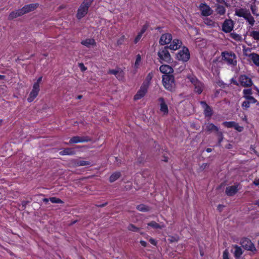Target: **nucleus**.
I'll return each mask as SVG.
<instances>
[{"label":"nucleus","instance_id":"nucleus-52","mask_svg":"<svg viewBox=\"0 0 259 259\" xmlns=\"http://www.w3.org/2000/svg\"><path fill=\"white\" fill-rule=\"evenodd\" d=\"M142 36V34H140V33H138V34L137 35V36H136V37L135 38V40H134V42L135 44L137 43L139 41V40L141 38Z\"/></svg>","mask_w":259,"mask_h":259},{"label":"nucleus","instance_id":"nucleus-59","mask_svg":"<svg viewBox=\"0 0 259 259\" xmlns=\"http://www.w3.org/2000/svg\"><path fill=\"white\" fill-rule=\"evenodd\" d=\"M149 242L153 245H156V242L155 240L153 238H150L149 239Z\"/></svg>","mask_w":259,"mask_h":259},{"label":"nucleus","instance_id":"nucleus-48","mask_svg":"<svg viewBox=\"0 0 259 259\" xmlns=\"http://www.w3.org/2000/svg\"><path fill=\"white\" fill-rule=\"evenodd\" d=\"M244 96H248L252 94V91L251 89H244L243 90Z\"/></svg>","mask_w":259,"mask_h":259},{"label":"nucleus","instance_id":"nucleus-3","mask_svg":"<svg viewBox=\"0 0 259 259\" xmlns=\"http://www.w3.org/2000/svg\"><path fill=\"white\" fill-rule=\"evenodd\" d=\"M162 82L166 89L171 92L175 90L176 84L174 75H163L162 76Z\"/></svg>","mask_w":259,"mask_h":259},{"label":"nucleus","instance_id":"nucleus-4","mask_svg":"<svg viewBox=\"0 0 259 259\" xmlns=\"http://www.w3.org/2000/svg\"><path fill=\"white\" fill-rule=\"evenodd\" d=\"M240 244L245 250L251 251L253 254L257 251L254 244L247 238H243L240 241Z\"/></svg>","mask_w":259,"mask_h":259},{"label":"nucleus","instance_id":"nucleus-24","mask_svg":"<svg viewBox=\"0 0 259 259\" xmlns=\"http://www.w3.org/2000/svg\"><path fill=\"white\" fill-rule=\"evenodd\" d=\"M194 85L195 87V92L198 94H200L203 90V84L201 82L199 81Z\"/></svg>","mask_w":259,"mask_h":259},{"label":"nucleus","instance_id":"nucleus-30","mask_svg":"<svg viewBox=\"0 0 259 259\" xmlns=\"http://www.w3.org/2000/svg\"><path fill=\"white\" fill-rule=\"evenodd\" d=\"M136 208L138 210L143 212L148 211L150 210L149 207L144 204L138 205L137 206Z\"/></svg>","mask_w":259,"mask_h":259},{"label":"nucleus","instance_id":"nucleus-36","mask_svg":"<svg viewBox=\"0 0 259 259\" xmlns=\"http://www.w3.org/2000/svg\"><path fill=\"white\" fill-rule=\"evenodd\" d=\"M235 124V121H224L223 122V125L228 128L234 127Z\"/></svg>","mask_w":259,"mask_h":259},{"label":"nucleus","instance_id":"nucleus-61","mask_svg":"<svg viewBox=\"0 0 259 259\" xmlns=\"http://www.w3.org/2000/svg\"><path fill=\"white\" fill-rule=\"evenodd\" d=\"M108 204V202H105L104 203H103L102 204H100V205H96V206L98 207H104L105 206H106Z\"/></svg>","mask_w":259,"mask_h":259},{"label":"nucleus","instance_id":"nucleus-42","mask_svg":"<svg viewBox=\"0 0 259 259\" xmlns=\"http://www.w3.org/2000/svg\"><path fill=\"white\" fill-rule=\"evenodd\" d=\"M116 78L119 80H122L124 78V73L123 71L120 69V71L116 76Z\"/></svg>","mask_w":259,"mask_h":259},{"label":"nucleus","instance_id":"nucleus-15","mask_svg":"<svg viewBox=\"0 0 259 259\" xmlns=\"http://www.w3.org/2000/svg\"><path fill=\"white\" fill-rule=\"evenodd\" d=\"M200 9L201 11V14L204 16H208L210 15L212 13V10L209 6L205 4H201L199 6Z\"/></svg>","mask_w":259,"mask_h":259},{"label":"nucleus","instance_id":"nucleus-8","mask_svg":"<svg viewBox=\"0 0 259 259\" xmlns=\"http://www.w3.org/2000/svg\"><path fill=\"white\" fill-rule=\"evenodd\" d=\"M239 81L241 85L244 87H249L252 85L251 78L245 75H241L239 76Z\"/></svg>","mask_w":259,"mask_h":259},{"label":"nucleus","instance_id":"nucleus-19","mask_svg":"<svg viewBox=\"0 0 259 259\" xmlns=\"http://www.w3.org/2000/svg\"><path fill=\"white\" fill-rule=\"evenodd\" d=\"M238 191L237 187L233 185L229 187H227L226 188V194L229 196H232L235 195Z\"/></svg>","mask_w":259,"mask_h":259},{"label":"nucleus","instance_id":"nucleus-26","mask_svg":"<svg viewBox=\"0 0 259 259\" xmlns=\"http://www.w3.org/2000/svg\"><path fill=\"white\" fill-rule=\"evenodd\" d=\"M75 153V151L72 148H65L63 150L60 152L61 155H73Z\"/></svg>","mask_w":259,"mask_h":259},{"label":"nucleus","instance_id":"nucleus-53","mask_svg":"<svg viewBox=\"0 0 259 259\" xmlns=\"http://www.w3.org/2000/svg\"><path fill=\"white\" fill-rule=\"evenodd\" d=\"M30 202L29 201H22L21 204H22V207L23 209H24L26 208V205L29 203Z\"/></svg>","mask_w":259,"mask_h":259},{"label":"nucleus","instance_id":"nucleus-18","mask_svg":"<svg viewBox=\"0 0 259 259\" xmlns=\"http://www.w3.org/2000/svg\"><path fill=\"white\" fill-rule=\"evenodd\" d=\"M182 44V42L181 40L178 39H175L169 46H167L166 47H168V49L176 50L180 48Z\"/></svg>","mask_w":259,"mask_h":259},{"label":"nucleus","instance_id":"nucleus-47","mask_svg":"<svg viewBox=\"0 0 259 259\" xmlns=\"http://www.w3.org/2000/svg\"><path fill=\"white\" fill-rule=\"evenodd\" d=\"M223 259H229V251L227 249H225L223 252Z\"/></svg>","mask_w":259,"mask_h":259},{"label":"nucleus","instance_id":"nucleus-64","mask_svg":"<svg viewBox=\"0 0 259 259\" xmlns=\"http://www.w3.org/2000/svg\"><path fill=\"white\" fill-rule=\"evenodd\" d=\"M253 184L256 186H258L259 185V179L258 180H255L253 182Z\"/></svg>","mask_w":259,"mask_h":259},{"label":"nucleus","instance_id":"nucleus-11","mask_svg":"<svg viewBox=\"0 0 259 259\" xmlns=\"http://www.w3.org/2000/svg\"><path fill=\"white\" fill-rule=\"evenodd\" d=\"M200 104L204 108V114L205 117H210L213 115V110L210 106H209L205 101H200Z\"/></svg>","mask_w":259,"mask_h":259},{"label":"nucleus","instance_id":"nucleus-51","mask_svg":"<svg viewBox=\"0 0 259 259\" xmlns=\"http://www.w3.org/2000/svg\"><path fill=\"white\" fill-rule=\"evenodd\" d=\"M78 66L79 67L81 71L83 72L87 70V67H85L84 64L82 63H79Z\"/></svg>","mask_w":259,"mask_h":259},{"label":"nucleus","instance_id":"nucleus-39","mask_svg":"<svg viewBox=\"0 0 259 259\" xmlns=\"http://www.w3.org/2000/svg\"><path fill=\"white\" fill-rule=\"evenodd\" d=\"M250 35L255 40L259 41V31H253L251 32Z\"/></svg>","mask_w":259,"mask_h":259},{"label":"nucleus","instance_id":"nucleus-56","mask_svg":"<svg viewBox=\"0 0 259 259\" xmlns=\"http://www.w3.org/2000/svg\"><path fill=\"white\" fill-rule=\"evenodd\" d=\"M152 77V74L151 73H149L148 74V75L147 76L146 79L148 82H149L150 81Z\"/></svg>","mask_w":259,"mask_h":259},{"label":"nucleus","instance_id":"nucleus-45","mask_svg":"<svg viewBox=\"0 0 259 259\" xmlns=\"http://www.w3.org/2000/svg\"><path fill=\"white\" fill-rule=\"evenodd\" d=\"M149 26V25L147 23H146V24H145L142 29L141 30L140 32H139L140 34H143L146 31V30L147 29L148 27Z\"/></svg>","mask_w":259,"mask_h":259},{"label":"nucleus","instance_id":"nucleus-50","mask_svg":"<svg viewBox=\"0 0 259 259\" xmlns=\"http://www.w3.org/2000/svg\"><path fill=\"white\" fill-rule=\"evenodd\" d=\"M216 2L219 4H223L225 5L226 7H230V5L227 3L225 0H216Z\"/></svg>","mask_w":259,"mask_h":259},{"label":"nucleus","instance_id":"nucleus-2","mask_svg":"<svg viewBox=\"0 0 259 259\" xmlns=\"http://www.w3.org/2000/svg\"><path fill=\"white\" fill-rule=\"evenodd\" d=\"M168 47L166 46L164 48H162L159 50L157 53V55L159 59V62L160 63L164 62L170 63L172 62V59L168 51Z\"/></svg>","mask_w":259,"mask_h":259},{"label":"nucleus","instance_id":"nucleus-6","mask_svg":"<svg viewBox=\"0 0 259 259\" xmlns=\"http://www.w3.org/2000/svg\"><path fill=\"white\" fill-rule=\"evenodd\" d=\"M222 56L224 60L226 61L229 64L236 65V61L235 60L236 56L234 53L224 52L222 53Z\"/></svg>","mask_w":259,"mask_h":259},{"label":"nucleus","instance_id":"nucleus-60","mask_svg":"<svg viewBox=\"0 0 259 259\" xmlns=\"http://www.w3.org/2000/svg\"><path fill=\"white\" fill-rule=\"evenodd\" d=\"M42 79V76L39 77L36 82H35L34 84H37L38 85H39V83L41 81Z\"/></svg>","mask_w":259,"mask_h":259},{"label":"nucleus","instance_id":"nucleus-46","mask_svg":"<svg viewBox=\"0 0 259 259\" xmlns=\"http://www.w3.org/2000/svg\"><path fill=\"white\" fill-rule=\"evenodd\" d=\"M250 102L249 101H245L242 104V107L247 109L250 107Z\"/></svg>","mask_w":259,"mask_h":259},{"label":"nucleus","instance_id":"nucleus-25","mask_svg":"<svg viewBox=\"0 0 259 259\" xmlns=\"http://www.w3.org/2000/svg\"><path fill=\"white\" fill-rule=\"evenodd\" d=\"M81 44L87 47H90L91 45H95L96 42L94 39L89 38L81 41Z\"/></svg>","mask_w":259,"mask_h":259},{"label":"nucleus","instance_id":"nucleus-16","mask_svg":"<svg viewBox=\"0 0 259 259\" xmlns=\"http://www.w3.org/2000/svg\"><path fill=\"white\" fill-rule=\"evenodd\" d=\"M160 71L164 74V75H171L170 73H172L173 69L168 65H162L159 68Z\"/></svg>","mask_w":259,"mask_h":259},{"label":"nucleus","instance_id":"nucleus-12","mask_svg":"<svg viewBox=\"0 0 259 259\" xmlns=\"http://www.w3.org/2000/svg\"><path fill=\"white\" fill-rule=\"evenodd\" d=\"M38 7V4H30L24 6L22 8L20 9L23 15L33 11Z\"/></svg>","mask_w":259,"mask_h":259},{"label":"nucleus","instance_id":"nucleus-7","mask_svg":"<svg viewBox=\"0 0 259 259\" xmlns=\"http://www.w3.org/2000/svg\"><path fill=\"white\" fill-rule=\"evenodd\" d=\"M148 87V83H143L140 90L137 92V94L134 96V100H137L143 97L147 92Z\"/></svg>","mask_w":259,"mask_h":259},{"label":"nucleus","instance_id":"nucleus-22","mask_svg":"<svg viewBox=\"0 0 259 259\" xmlns=\"http://www.w3.org/2000/svg\"><path fill=\"white\" fill-rule=\"evenodd\" d=\"M233 247L235 248V251L234 252V255L236 259H240V257L243 254V251L241 248V247L238 246L237 245H233Z\"/></svg>","mask_w":259,"mask_h":259},{"label":"nucleus","instance_id":"nucleus-29","mask_svg":"<svg viewBox=\"0 0 259 259\" xmlns=\"http://www.w3.org/2000/svg\"><path fill=\"white\" fill-rule=\"evenodd\" d=\"M216 7V12L218 14H220V15L225 14L226 12V9L224 6L217 5Z\"/></svg>","mask_w":259,"mask_h":259},{"label":"nucleus","instance_id":"nucleus-41","mask_svg":"<svg viewBox=\"0 0 259 259\" xmlns=\"http://www.w3.org/2000/svg\"><path fill=\"white\" fill-rule=\"evenodd\" d=\"M230 35L232 38L236 40H240L241 39V36L236 33H231L230 34Z\"/></svg>","mask_w":259,"mask_h":259},{"label":"nucleus","instance_id":"nucleus-23","mask_svg":"<svg viewBox=\"0 0 259 259\" xmlns=\"http://www.w3.org/2000/svg\"><path fill=\"white\" fill-rule=\"evenodd\" d=\"M249 10H247L245 9H236L235 10V15L240 17H244L247 15V14L249 13Z\"/></svg>","mask_w":259,"mask_h":259},{"label":"nucleus","instance_id":"nucleus-49","mask_svg":"<svg viewBox=\"0 0 259 259\" xmlns=\"http://www.w3.org/2000/svg\"><path fill=\"white\" fill-rule=\"evenodd\" d=\"M119 71H120V70H119V69L118 70L112 69V70H109L108 73L109 74H114L116 76Z\"/></svg>","mask_w":259,"mask_h":259},{"label":"nucleus","instance_id":"nucleus-62","mask_svg":"<svg viewBox=\"0 0 259 259\" xmlns=\"http://www.w3.org/2000/svg\"><path fill=\"white\" fill-rule=\"evenodd\" d=\"M140 243L141 244V245H142L144 247H146L147 245V243L145 241L141 240Z\"/></svg>","mask_w":259,"mask_h":259},{"label":"nucleus","instance_id":"nucleus-37","mask_svg":"<svg viewBox=\"0 0 259 259\" xmlns=\"http://www.w3.org/2000/svg\"><path fill=\"white\" fill-rule=\"evenodd\" d=\"M50 200L53 203H63V202L60 199L55 197L50 198Z\"/></svg>","mask_w":259,"mask_h":259},{"label":"nucleus","instance_id":"nucleus-57","mask_svg":"<svg viewBox=\"0 0 259 259\" xmlns=\"http://www.w3.org/2000/svg\"><path fill=\"white\" fill-rule=\"evenodd\" d=\"M168 241L170 242H177L178 241V239H177L175 237H171L169 239H168Z\"/></svg>","mask_w":259,"mask_h":259},{"label":"nucleus","instance_id":"nucleus-27","mask_svg":"<svg viewBox=\"0 0 259 259\" xmlns=\"http://www.w3.org/2000/svg\"><path fill=\"white\" fill-rule=\"evenodd\" d=\"M121 172L119 171H116L113 173L109 178V181L113 183L119 179L121 177Z\"/></svg>","mask_w":259,"mask_h":259},{"label":"nucleus","instance_id":"nucleus-20","mask_svg":"<svg viewBox=\"0 0 259 259\" xmlns=\"http://www.w3.org/2000/svg\"><path fill=\"white\" fill-rule=\"evenodd\" d=\"M219 130V128L212 123H208L206 124L205 128V131L209 133L212 132H215L216 133L217 132H218Z\"/></svg>","mask_w":259,"mask_h":259},{"label":"nucleus","instance_id":"nucleus-40","mask_svg":"<svg viewBox=\"0 0 259 259\" xmlns=\"http://www.w3.org/2000/svg\"><path fill=\"white\" fill-rule=\"evenodd\" d=\"M246 99L248 100L250 103H255L257 100L252 96H243Z\"/></svg>","mask_w":259,"mask_h":259},{"label":"nucleus","instance_id":"nucleus-9","mask_svg":"<svg viewBox=\"0 0 259 259\" xmlns=\"http://www.w3.org/2000/svg\"><path fill=\"white\" fill-rule=\"evenodd\" d=\"M39 90V85H38L37 84H34L33 85L32 90L31 91L28 98H27V101L28 102H31L34 100V99L37 96Z\"/></svg>","mask_w":259,"mask_h":259},{"label":"nucleus","instance_id":"nucleus-58","mask_svg":"<svg viewBox=\"0 0 259 259\" xmlns=\"http://www.w3.org/2000/svg\"><path fill=\"white\" fill-rule=\"evenodd\" d=\"M231 83H233L234 84H235L236 85H237V86L239 85L238 82L236 80H235L234 78L231 79Z\"/></svg>","mask_w":259,"mask_h":259},{"label":"nucleus","instance_id":"nucleus-34","mask_svg":"<svg viewBox=\"0 0 259 259\" xmlns=\"http://www.w3.org/2000/svg\"><path fill=\"white\" fill-rule=\"evenodd\" d=\"M75 164L78 166H86L91 165V162L90 161H87L80 160L76 162Z\"/></svg>","mask_w":259,"mask_h":259},{"label":"nucleus","instance_id":"nucleus-54","mask_svg":"<svg viewBox=\"0 0 259 259\" xmlns=\"http://www.w3.org/2000/svg\"><path fill=\"white\" fill-rule=\"evenodd\" d=\"M191 82L195 85L197 82H198L199 81L195 77H192L190 79Z\"/></svg>","mask_w":259,"mask_h":259},{"label":"nucleus","instance_id":"nucleus-14","mask_svg":"<svg viewBox=\"0 0 259 259\" xmlns=\"http://www.w3.org/2000/svg\"><path fill=\"white\" fill-rule=\"evenodd\" d=\"M233 28V22L231 20H226L223 24L222 30L226 33L231 31Z\"/></svg>","mask_w":259,"mask_h":259},{"label":"nucleus","instance_id":"nucleus-55","mask_svg":"<svg viewBox=\"0 0 259 259\" xmlns=\"http://www.w3.org/2000/svg\"><path fill=\"white\" fill-rule=\"evenodd\" d=\"M208 166L207 163H203L200 167V169L201 171L203 170L205 168H206Z\"/></svg>","mask_w":259,"mask_h":259},{"label":"nucleus","instance_id":"nucleus-31","mask_svg":"<svg viewBox=\"0 0 259 259\" xmlns=\"http://www.w3.org/2000/svg\"><path fill=\"white\" fill-rule=\"evenodd\" d=\"M244 19L246 20L252 26L254 24L255 21L250 12H249L247 15L244 17Z\"/></svg>","mask_w":259,"mask_h":259},{"label":"nucleus","instance_id":"nucleus-43","mask_svg":"<svg viewBox=\"0 0 259 259\" xmlns=\"http://www.w3.org/2000/svg\"><path fill=\"white\" fill-rule=\"evenodd\" d=\"M204 23L208 26H214V22L212 20L206 18L204 21Z\"/></svg>","mask_w":259,"mask_h":259},{"label":"nucleus","instance_id":"nucleus-17","mask_svg":"<svg viewBox=\"0 0 259 259\" xmlns=\"http://www.w3.org/2000/svg\"><path fill=\"white\" fill-rule=\"evenodd\" d=\"M158 100L159 102H160V111L163 113V114H167L168 112V109L167 105H166L164 101V98L162 97L159 98Z\"/></svg>","mask_w":259,"mask_h":259},{"label":"nucleus","instance_id":"nucleus-21","mask_svg":"<svg viewBox=\"0 0 259 259\" xmlns=\"http://www.w3.org/2000/svg\"><path fill=\"white\" fill-rule=\"evenodd\" d=\"M23 15L21 9H18L16 11H14L12 12L8 16V19L9 20H12L15 18H17L18 17L21 16Z\"/></svg>","mask_w":259,"mask_h":259},{"label":"nucleus","instance_id":"nucleus-28","mask_svg":"<svg viewBox=\"0 0 259 259\" xmlns=\"http://www.w3.org/2000/svg\"><path fill=\"white\" fill-rule=\"evenodd\" d=\"M250 57L253 62L256 65L259 66V55L256 53H252L250 55Z\"/></svg>","mask_w":259,"mask_h":259},{"label":"nucleus","instance_id":"nucleus-35","mask_svg":"<svg viewBox=\"0 0 259 259\" xmlns=\"http://www.w3.org/2000/svg\"><path fill=\"white\" fill-rule=\"evenodd\" d=\"M127 229L129 231H131L135 232H138L140 230L139 228L136 227L135 225H134L133 224H131L128 225V226L127 227Z\"/></svg>","mask_w":259,"mask_h":259},{"label":"nucleus","instance_id":"nucleus-44","mask_svg":"<svg viewBox=\"0 0 259 259\" xmlns=\"http://www.w3.org/2000/svg\"><path fill=\"white\" fill-rule=\"evenodd\" d=\"M234 128L239 132H241L243 130V127L240 126L236 122H235Z\"/></svg>","mask_w":259,"mask_h":259},{"label":"nucleus","instance_id":"nucleus-38","mask_svg":"<svg viewBox=\"0 0 259 259\" xmlns=\"http://www.w3.org/2000/svg\"><path fill=\"white\" fill-rule=\"evenodd\" d=\"M141 56H140V55L138 54V55H137L136 62L134 64L135 68H138L139 67V64H140V63L141 62Z\"/></svg>","mask_w":259,"mask_h":259},{"label":"nucleus","instance_id":"nucleus-33","mask_svg":"<svg viewBox=\"0 0 259 259\" xmlns=\"http://www.w3.org/2000/svg\"><path fill=\"white\" fill-rule=\"evenodd\" d=\"M148 226L155 229H162L163 227V226H161L154 221H151L148 223Z\"/></svg>","mask_w":259,"mask_h":259},{"label":"nucleus","instance_id":"nucleus-63","mask_svg":"<svg viewBox=\"0 0 259 259\" xmlns=\"http://www.w3.org/2000/svg\"><path fill=\"white\" fill-rule=\"evenodd\" d=\"M224 207V205L219 204L218 206V209L221 212L223 208Z\"/></svg>","mask_w":259,"mask_h":259},{"label":"nucleus","instance_id":"nucleus-32","mask_svg":"<svg viewBox=\"0 0 259 259\" xmlns=\"http://www.w3.org/2000/svg\"><path fill=\"white\" fill-rule=\"evenodd\" d=\"M215 134H216L218 138V146H220L221 142L223 141V139H224L223 133L222 132L220 131L219 130L218 132H217L215 133Z\"/></svg>","mask_w":259,"mask_h":259},{"label":"nucleus","instance_id":"nucleus-5","mask_svg":"<svg viewBox=\"0 0 259 259\" xmlns=\"http://www.w3.org/2000/svg\"><path fill=\"white\" fill-rule=\"evenodd\" d=\"M190 57V54L188 49L185 47H183L177 55V58L179 60L183 62L188 61Z\"/></svg>","mask_w":259,"mask_h":259},{"label":"nucleus","instance_id":"nucleus-10","mask_svg":"<svg viewBox=\"0 0 259 259\" xmlns=\"http://www.w3.org/2000/svg\"><path fill=\"white\" fill-rule=\"evenodd\" d=\"M92 141V139L89 136L79 137L74 136L71 138L69 141V143H78L82 142H88Z\"/></svg>","mask_w":259,"mask_h":259},{"label":"nucleus","instance_id":"nucleus-1","mask_svg":"<svg viewBox=\"0 0 259 259\" xmlns=\"http://www.w3.org/2000/svg\"><path fill=\"white\" fill-rule=\"evenodd\" d=\"M93 1L94 0H84L77 10L76 16L78 19L80 20L86 15Z\"/></svg>","mask_w":259,"mask_h":259},{"label":"nucleus","instance_id":"nucleus-13","mask_svg":"<svg viewBox=\"0 0 259 259\" xmlns=\"http://www.w3.org/2000/svg\"><path fill=\"white\" fill-rule=\"evenodd\" d=\"M172 39V35L170 33H166L163 34L159 39V44L160 45L164 46L167 45L171 41Z\"/></svg>","mask_w":259,"mask_h":259}]
</instances>
